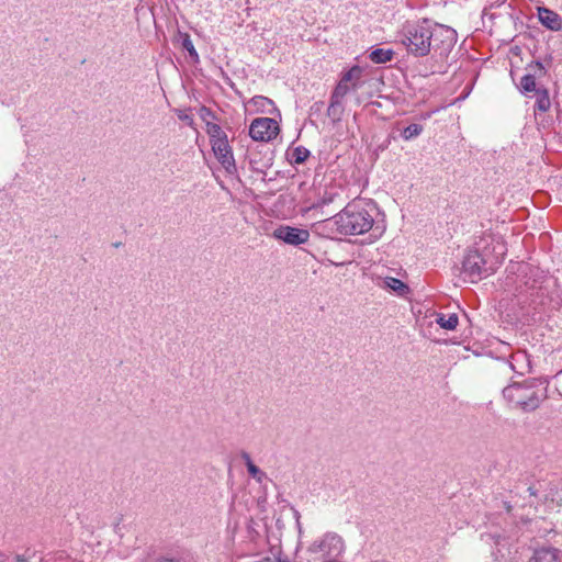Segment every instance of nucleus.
<instances>
[{
	"instance_id": "obj_21",
	"label": "nucleus",
	"mask_w": 562,
	"mask_h": 562,
	"mask_svg": "<svg viewBox=\"0 0 562 562\" xmlns=\"http://www.w3.org/2000/svg\"><path fill=\"white\" fill-rule=\"evenodd\" d=\"M422 132H423V126L420 124L413 123V124L408 125L407 127H405L401 135L405 140H411V139L419 136L422 134Z\"/></svg>"
},
{
	"instance_id": "obj_5",
	"label": "nucleus",
	"mask_w": 562,
	"mask_h": 562,
	"mask_svg": "<svg viewBox=\"0 0 562 562\" xmlns=\"http://www.w3.org/2000/svg\"><path fill=\"white\" fill-rule=\"evenodd\" d=\"M363 69L360 66H353L341 75L336 88L334 89L330 103L327 109L328 116L338 120L342 113V100L350 92L361 87Z\"/></svg>"
},
{
	"instance_id": "obj_6",
	"label": "nucleus",
	"mask_w": 562,
	"mask_h": 562,
	"mask_svg": "<svg viewBox=\"0 0 562 562\" xmlns=\"http://www.w3.org/2000/svg\"><path fill=\"white\" fill-rule=\"evenodd\" d=\"M346 551V543L341 536L328 531L315 540L307 549V552L315 555L318 562H340Z\"/></svg>"
},
{
	"instance_id": "obj_18",
	"label": "nucleus",
	"mask_w": 562,
	"mask_h": 562,
	"mask_svg": "<svg viewBox=\"0 0 562 562\" xmlns=\"http://www.w3.org/2000/svg\"><path fill=\"white\" fill-rule=\"evenodd\" d=\"M436 323L443 329L453 330L459 324L458 315L454 313L443 314L439 313L436 316Z\"/></svg>"
},
{
	"instance_id": "obj_4",
	"label": "nucleus",
	"mask_w": 562,
	"mask_h": 562,
	"mask_svg": "<svg viewBox=\"0 0 562 562\" xmlns=\"http://www.w3.org/2000/svg\"><path fill=\"white\" fill-rule=\"evenodd\" d=\"M503 396L512 407L524 412L535 411L544 398V395L540 392L539 382L536 379L507 385L503 390Z\"/></svg>"
},
{
	"instance_id": "obj_11",
	"label": "nucleus",
	"mask_w": 562,
	"mask_h": 562,
	"mask_svg": "<svg viewBox=\"0 0 562 562\" xmlns=\"http://www.w3.org/2000/svg\"><path fill=\"white\" fill-rule=\"evenodd\" d=\"M505 364L519 375L528 373L531 369L530 358L525 350H517L513 352Z\"/></svg>"
},
{
	"instance_id": "obj_17",
	"label": "nucleus",
	"mask_w": 562,
	"mask_h": 562,
	"mask_svg": "<svg viewBox=\"0 0 562 562\" xmlns=\"http://www.w3.org/2000/svg\"><path fill=\"white\" fill-rule=\"evenodd\" d=\"M206 134L210 137L211 145L227 139L226 133L216 123L206 122Z\"/></svg>"
},
{
	"instance_id": "obj_12",
	"label": "nucleus",
	"mask_w": 562,
	"mask_h": 562,
	"mask_svg": "<svg viewBox=\"0 0 562 562\" xmlns=\"http://www.w3.org/2000/svg\"><path fill=\"white\" fill-rule=\"evenodd\" d=\"M537 16L540 23L550 31H562V18L551 9L544 7L537 8Z\"/></svg>"
},
{
	"instance_id": "obj_25",
	"label": "nucleus",
	"mask_w": 562,
	"mask_h": 562,
	"mask_svg": "<svg viewBox=\"0 0 562 562\" xmlns=\"http://www.w3.org/2000/svg\"><path fill=\"white\" fill-rule=\"evenodd\" d=\"M482 539L485 541V542H491L493 541L496 546H499L501 544V540L503 539L499 535H495V533H484L482 535Z\"/></svg>"
},
{
	"instance_id": "obj_2",
	"label": "nucleus",
	"mask_w": 562,
	"mask_h": 562,
	"mask_svg": "<svg viewBox=\"0 0 562 562\" xmlns=\"http://www.w3.org/2000/svg\"><path fill=\"white\" fill-rule=\"evenodd\" d=\"M505 254L506 246L501 236L483 235L475 243V248L470 250L463 259L462 273L464 279L474 283L484 276H488L502 262Z\"/></svg>"
},
{
	"instance_id": "obj_26",
	"label": "nucleus",
	"mask_w": 562,
	"mask_h": 562,
	"mask_svg": "<svg viewBox=\"0 0 562 562\" xmlns=\"http://www.w3.org/2000/svg\"><path fill=\"white\" fill-rule=\"evenodd\" d=\"M554 381H555L557 390L560 393V395L562 396V370L554 375Z\"/></svg>"
},
{
	"instance_id": "obj_23",
	"label": "nucleus",
	"mask_w": 562,
	"mask_h": 562,
	"mask_svg": "<svg viewBox=\"0 0 562 562\" xmlns=\"http://www.w3.org/2000/svg\"><path fill=\"white\" fill-rule=\"evenodd\" d=\"M520 90L524 93L537 92L536 78L532 75H525L520 80Z\"/></svg>"
},
{
	"instance_id": "obj_28",
	"label": "nucleus",
	"mask_w": 562,
	"mask_h": 562,
	"mask_svg": "<svg viewBox=\"0 0 562 562\" xmlns=\"http://www.w3.org/2000/svg\"><path fill=\"white\" fill-rule=\"evenodd\" d=\"M178 117H179V120L186 122L188 125H190V126L193 125L194 121H193V117L191 115L181 112V113L178 114Z\"/></svg>"
},
{
	"instance_id": "obj_22",
	"label": "nucleus",
	"mask_w": 562,
	"mask_h": 562,
	"mask_svg": "<svg viewBox=\"0 0 562 562\" xmlns=\"http://www.w3.org/2000/svg\"><path fill=\"white\" fill-rule=\"evenodd\" d=\"M181 45L183 49H186L189 53V56L194 60L199 61V54L196 49L194 48L193 42L191 41V37L189 34H184L181 37Z\"/></svg>"
},
{
	"instance_id": "obj_15",
	"label": "nucleus",
	"mask_w": 562,
	"mask_h": 562,
	"mask_svg": "<svg viewBox=\"0 0 562 562\" xmlns=\"http://www.w3.org/2000/svg\"><path fill=\"white\" fill-rule=\"evenodd\" d=\"M241 459L245 461L249 475L259 484H262L267 480V474L259 469L251 460L249 453L243 452Z\"/></svg>"
},
{
	"instance_id": "obj_20",
	"label": "nucleus",
	"mask_w": 562,
	"mask_h": 562,
	"mask_svg": "<svg viewBox=\"0 0 562 562\" xmlns=\"http://www.w3.org/2000/svg\"><path fill=\"white\" fill-rule=\"evenodd\" d=\"M550 105L551 102L548 91L546 89L537 90L536 109L540 112H547Z\"/></svg>"
},
{
	"instance_id": "obj_29",
	"label": "nucleus",
	"mask_w": 562,
	"mask_h": 562,
	"mask_svg": "<svg viewBox=\"0 0 562 562\" xmlns=\"http://www.w3.org/2000/svg\"><path fill=\"white\" fill-rule=\"evenodd\" d=\"M276 562H291V560L289 559L288 555H285L284 553H282L281 551H279L277 554H276Z\"/></svg>"
},
{
	"instance_id": "obj_8",
	"label": "nucleus",
	"mask_w": 562,
	"mask_h": 562,
	"mask_svg": "<svg viewBox=\"0 0 562 562\" xmlns=\"http://www.w3.org/2000/svg\"><path fill=\"white\" fill-rule=\"evenodd\" d=\"M272 237L291 246H300L308 241L310 232L305 228L280 225L272 232Z\"/></svg>"
},
{
	"instance_id": "obj_1",
	"label": "nucleus",
	"mask_w": 562,
	"mask_h": 562,
	"mask_svg": "<svg viewBox=\"0 0 562 562\" xmlns=\"http://www.w3.org/2000/svg\"><path fill=\"white\" fill-rule=\"evenodd\" d=\"M400 42L407 52L416 57L428 55L431 50L439 58H446L457 43V32L449 26L431 23L424 19L407 22L398 33Z\"/></svg>"
},
{
	"instance_id": "obj_14",
	"label": "nucleus",
	"mask_w": 562,
	"mask_h": 562,
	"mask_svg": "<svg viewBox=\"0 0 562 562\" xmlns=\"http://www.w3.org/2000/svg\"><path fill=\"white\" fill-rule=\"evenodd\" d=\"M529 562H561V551L552 547H541L533 551Z\"/></svg>"
},
{
	"instance_id": "obj_19",
	"label": "nucleus",
	"mask_w": 562,
	"mask_h": 562,
	"mask_svg": "<svg viewBox=\"0 0 562 562\" xmlns=\"http://www.w3.org/2000/svg\"><path fill=\"white\" fill-rule=\"evenodd\" d=\"M393 55L392 49L375 48L370 53L369 57L375 64H384L392 60Z\"/></svg>"
},
{
	"instance_id": "obj_30",
	"label": "nucleus",
	"mask_w": 562,
	"mask_h": 562,
	"mask_svg": "<svg viewBox=\"0 0 562 562\" xmlns=\"http://www.w3.org/2000/svg\"><path fill=\"white\" fill-rule=\"evenodd\" d=\"M156 562H181L179 559L171 557H160L156 560Z\"/></svg>"
},
{
	"instance_id": "obj_9",
	"label": "nucleus",
	"mask_w": 562,
	"mask_h": 562,
	"mask_svg": "<svg viewBox=\"0 0 562 562\" xmlns=\"http://www.w3.org/2000/svg\"><path fill=\"white\" fill-rule=\"evenodd\" d=\"M341 223L339 221V213L336 215L318 221L312 225V229L315 234L324 237V238H330L334 239L338 235H345Z\"/></svg>"
},
{
	"instance_id": "obj_16",
	"label": "nucleus",
	"mask_w": 562,
	"mask_h": 562,
	"mask_svg": "<svg viewBox=\"0 0 562 562\" xmlns=\"http://www.w3.org/2000/svg\"><path fill=\"white\" fill-rule=\"evenodd\" d=\"M381 288L389 289L398 295H405L408 292V286L400 279L386 277L380 283Z\"/></svg>"
},
{
	"instance_id": "obj_24",
	"label": "nucleus",
	"mask_w": 562,
	"mask_h": 562,
	"mask_svg": "<svg viewBox=\"0 0 562 562\" xmlns=\"http://www.w3.org/2000/svg\"><path fill=\"white\" fill-rule=\"evenodd\" d=\"M310 156V151L305 147H296L292 153L291 161L294 165L303 164Z\"/></svg>"
},
{
	"instance_id": "obj_13",
	"label": "nucleus",
	"mask_w": 562,
	"mask_h": 562,
	"mask_svg": "<svg viewBox=\"0 0 562 562\" xmlns=\"http://www.w3.org/2000/svg\"><path fill=\"white\" fill-rule=\"evenodd\" d=\"M248 105L254 109L255 112L265 113V114H278L280 115L279 110L274 105V102L263 95H255L248 101Z\"/></svg>"
},
{
	"instance_id": "obj_27",
	"label": "nucleus",
	"mask_w": 562,
	"mask_h": 562,
	"mask_svg": "<svg viewBox=\"0 0 562 562\" xmlns=\"http://www.w3.org/2000/svg\"><path fill=\"white\" fill-rule=\"evenodd\" d=\"M200 112H201L202 120L205 121V122H207L206 121L207 117H214L213 112L210 109L205 108V106L201 108Z\"/></svg>"
},
{
	"instance_id": "obj_3",
	"label": "nucleus",
	"mask_w": 562,
	"mask_h": 562,
	"mask_svg": "<svg viewBox=\"0 0 562 562\" xmlns=\"http://www.w3.org/2000/svg\"><path fill=\"white\" fill-rule=\"evenodd\" d=\"M378 209L372 201L356 199L339 212L345 235H361L369 232L374 223Z\"/></svg>"
},
{
	"instance_id": "obj_10",
	"label": "nucleus",
	"mask_w": 562,
	"mask_h": 562,
	"mask_svg": "<svg viewBox=\"0 0 562 562\" xmlns=\"http://www.w3.org/2000/svg\"><path fill=\"white\" fill-rule=\"evenodd\" d=\"M211 146L216 159L222 165V167L228 173H234L236 171V162L233 155V149L228 144V139L215 143Z\"/></svg>"
},
{
	"instance_id": "obj_7",
	"label": "nucleus",
	"mask_w": 562,
	"mask_h": 562,
	"mask_svg": "<svg viewBox=\"0 0 562 562\" xmlns=\"http://www.w3.org/2000/svg\"><path fill=\"white\" fill-rule=\"evenodd\" d=\"M279 131V124L273 117H258L249 126V136L256 142H270Z\"/></svg>"
}]
</instances>
